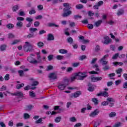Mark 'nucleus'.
<instances>
[{
    "instance_id": "obj_61",
    "label": "nucleus",
    "mask_w": 127,
    "mask_h": 127,
    "mask_svg": "<svg viewBox=\"0 0 127 127\" xmlns=\"http://www.w3.org/2000/svg\"><path fill=\"white\" fill-rule=\"evenodd\" d=\"M107 101H108V102H112L113 103L115 102V99L112 98H107Z\"/></svg>"
},
{
    "instance_id": "obj_30",
    "label": "nucleus",
    "mask_w": 127,
    "mask_h": 127,
    "mask_svg": "<svg viewBox=\"0 0 127 127\" xmlns=\"http://www.w3.org/2000/svg\"><path fill=\"white\" fill-rule=\"evenodd\" d=\"M37 45L39 48H41V47H43L44 46V43L42 42H39L37 44Z\"/></svg>"
},
{
    "instance_id": "obj_38",
    "label": "nucleus",
    "mask_w": 127,
    "mask_h": 127,
    "mask_svg": "<svg viewBox=\"0 0 127 127\" xmlns=\"http://www.w3.org/2000/svg\"><path fill=\"white\" fill-rule=\"evenodd\" d=\"M55 122V123H60V122H61V117H58L56 118Z\"/></svg>"
},
{
    "instance_id": "obj_53",
    "label": "nucleus",
    "mask_w": 127,
    "mask_h": 127,
    "mask_svg": "<svg viewBox=\"0 0 127 127\" xmlns=\"http://www.w3.org/2000/svg\"><path fill=\"white\" fill-rule=\"evenodd\" d=\"M29 14H34L35 13H36V11H35V9H31L29 11Z\"/></svg>"
},
{
    "instance_id": "obj_12",
    "label": "nucleus",
    "mask_w": 127,
    "mask_h": 127,
    "mask_svg": "<svg viewBox=\"0 0 127 127\" xmlns=\"http://www.w3.org/2000/svg\"><path fill=\"white\" fill-rule=\"evenodd\" d=\"M123 72V68H119L117 70H116V74H118V77L121 78L122 77V72Z\"/></svg>"
},
{
    "instance_id": "obj_40",
    "label": "nucleus",
    "mask_w": 127,
    "mask_h": 127,
    "mask_svg": "<svg viewBox=\"0 0 127 127\" xmlns=\"http://www.w3.org/2000/svg\"><path fill=\"white\" fill-rule=\"evenodd\" d=\"M39 25H40V22H39V21H36L34 23V26H35V27H38Z\"/></svg>"
},
{
    "instance_id": "obj_34",
    "label": "nucleus",
    "mask_w": 127,
    "mask_h": 127,
    "mask_svg": "<svg viewBox=\"0 0 127 127\" xmlns=\"http://www.w3.org/2000/svg\"><path fill=\"white\" fill-rule=\"evenodd\" d=\"M29 31L31 32V33H33V32H35V31H37V28H30L29 29Z\"/></svg>"
},
{
    "instance_id": "obj_24",
    "label": "nucleus",
    "mask_w": 127,
    "mask_h": 127,
    "mask_svg": "<svg viewBox=\"0 0 127 127\" xmlns=\"http://www.w3.org/2000/svg\"><path fill=\"white\" fill-rule=\"evenodd\" d=\"M16 26H17V27H22V26H23V23L19 21L16 23Z\"/></svg>"
},
{
    "instance_id": "obj_7",
    "label": "nucleus",
    "mask_w": 127,
    "mask_h": 127,
    "mask_svg": "<svg viewBox=\"0 0 127 127\" xmlns=\"http://www.w3.org/2000/svg\"><path fill=\"white\" fill-rule=\"evenodd\" d=\"M104 41L103 42V44L108 45L112 42V39H110L109 36H106L104 37Z\"/></svg>"
},
{
    "instance_id": "obj_4",
    "label": "nucleus",
    "mask_w": 127,
    "mask_h": 127,
    "mask_svg": "<svg viewBox=\"0 0 127 127\" xmlns=\"http://www.w3.org/2000/svg\"><path fill=\"white\" fill-rule=\"evenodd\" d=\"M88 72H78L76 74V76H78L80 77L79 80H84L85 78L88 77Z\"/></svg>"
},
{
    "instance_id": "obj_25",
    "label": "nucleus",
    "mask_w": 127,
    "mask_h": 127,
    "mask_svg": "<svg viewBox=\"0 0 127 127\" xmlns=\"http://www.w3.org/2000/svg\"><path fill=\"white\" fill-rule=\"evenodd\" d=\"M66 41L68 43H69V44H72V43H73V39L72 37H69L66 39Z\"/></svg>"
},
{
    "instance_id": "obj_52",
    "label": "nucleus",
    "mask_w": 127,
    "mask_h": 127,
    "mask_svg": "<svg viewBox=\"0 0 127 127\" xmlns=\"http://www.w3.org/2000/svg\"><path fill=\"white\" fill-rule=\"evenodd\" d=\"M42 122V118H40L38 120L35 122V124H41Z\"/></svg>"
},
{
    "instance_id": "obj_27",
    "label": "nucleus",
    "mask_w": 127,
    "mask_h": 127,
    "mask_svg": "<svg viewBox=\"0 0 127 127\" xmlns=\"http://www.w3.org/2000/svg\"><path fill=\"white\" fill-rule=\"evenodd\" d=\"M108 57H109V55H105L101 59L99 60V62H100V63H102V61H103V60H107V58H108Z\"/></svg>"
},
{
    "instance_id": "obj_9",
    "label": "nucleus",
    "mask_w": 127,
    "mask_h": 127,
    "mask_svg": "<svg viewBox=\"0 0 127 127\" xmlns=\"http://www.w3.org/2000/svg\"><path fill=\"white\" fill-rule=\"evenodd\" d=\"M48 78L52 80H56L57 79V74L54 72H52L49 74Z\"/></svg>"
},
{
    "instance_id": "obj_14",
    "label": "nucleus",
    "mask_w": 127,
    "mask_h": 127,
    "mask_svg": "<svg viewBox=\"0 0 127 127\" xmlns=\"http://www.w3.org/2000/svg\"><path fill=\"white\" fill-rule=\"evenodd\" d=\"M125 13V10L123 8H121L118 9L117 14L118 16H120V15H123Z\"/></svg>"
},
{
    "instance_id": "obj_28",
    "label": "nucleus",
    "mask_w": 127,
    "mask_h": 127,
    "mask_svg": "<svg viewBox=\"0 0 127 127\" xmlns=\"http://www.w3.org/2000/svg\"><path fill=\"white\" fill-rule=\"evenodd\" d=\"M33 108V106L31 105L26 106L25 107L26 111H31V109Z\"/></svg>"
},
{
    "instance_id": "obj_55",
    "label": "nucleus",
    "mask_w": 127,
    "mask_h": 127,
    "mask_svg": "<svg viewBox=\"0 0 127 127\" xmlns=\"http://www.w3.org/2000/svg\"><path fill=\"white\" fill-rule=\"evenodd\" d=\"M109 105V102L108 101H103L101 103L102 106H108Z\"/></svg>"
},
{
    "instance_id": "obj_11",
    "label": "nucleus",
    "mask_w": 127,
    "mask_h": 127,
    "mask_svg": "<svg viewBox=\"0 0 127 127\" xmlns=\"http://www.w3.org/2000/svg\"><path fill=\"white\" fill-rule=\"evenodd\" d=\"M12 95L13 96H17V97H23V93L20 91H17L16 92H15L14 93H12Z\"/></svg>"
},
{
    "instance_id": "obj_6",
    "label": "nucleus",
    "mask_w": 127,
    "mask_h": 127,
    "mask_svg": "<svg viewBox=\"0 0 127 127\" xmlns=\"http://www.w3.org/2000/svg\"><path fill=\"white\" fill-rule=\"evenodd\" d=\"M100 113V110L99 109H95L94 111L91 112L90 114H89V117L90 118H95L96 116H98Z\"/></svg>"
},
{
    "instance_id": "obj_43",
    "label": "nucleus",
    "mask_w": 127,
    "mask_h": 127,
    "mask_svg": "<svg viewBox=\"0 0 127 127\" xmlns=\"http://www.w3.org/2000/svg\"><path fill=\"white\" fill-rule=\"evenodd\" d=\"M6 86L5 85L2 86L0 88V92L6 91Z\"/></svg>"
},
{
    "instance_id": "obj_22",
    "label": "nucleus",
    "mask_w": 127,
    "mask_h": 127,
    "mask_svg": "<svg viewBox=\"0 0 127 127\" xmlns=\"http://www.w3.org/2000/svg\"><path fill=\"white\" fill-rule=\"evenodd\" d=\"M92 101L94 103L95 106H97V105H99V100H98V99L96 98H92Z\"/></svg>"
},
{
    "instance_id": "obj_26",
    "label": "nucleus",
    "mask_w": 127,
    "mask_h": 127,
    "mask_svg": "<svg viewBox=\"0 0 127 127\" xmlns=\"http://www.w3.org/2000/svg\"><path fill=\"white\" fill-rule=\"evenodd\" d=\"M76 9H82L84 7V5L82 4H77L75 6Z\"/></svg>"
},
{
    "instance_id": "obj_44",
    "label": "nucleus",
    "mask_w": 127,
    "mask_h": 127,
    "mask_svg": "<svg viewBox=\"0 0 127 127\" xmlns=\"http://www.w3.org/2000/svg\"><path fill=\"white\" fill-rule=\"evenodd\" d=\"M5 81H8L9 80V74L7 73L4 77Z\"/></svg>"
},
{
    "instance_id": "obj_56",
    "label": "nucleus",
    "mask_w": 127,
    "mask_h": 127,
    "mask_svg": "<svg viewBox=\"0 0 127 127\" xmlns=\"http://www.w3.org/2000/svg\"><path fill=\"white\" fill-rule=\"evenodd\" d=\"M17 20L18 21H23V20H24V18L22 17H17Z\"/></svg>"
},
{
    "instance_id": "obj_58",
    "label": "nucleus",
    "mask_w": 127,
    "mask_h": 127,
    "mask_svg": "<svg viewBox=\"0 0 127 127\" xmlns=\"http://www.w3.org/2000/svg\"><path fill=\"white\" fill-rule=\"evenodd\" d=\"M104 4V1H99L97 2V5L100 7L101 5H103Z\"/></svg>"
},
{
    "instance_id": "obj_37",
    "label": "nucleus",
    "mask_w": 127,
    "mask_h": 127,
    "mask_svg": "<svg viewBox=\"0 0 127 127\" xmlns=\"http://www.w3.org/2000/svg\"><path fill=\"white\" fill-rule=\"evenodd\" d=\"M8 38L9 39H11L12 38H14V35H13L12 33H9L8 34Z\"/></svg>"
},
{
    "instance_id": "obj_23",
    "label": "nucleus",
    "mask_w": 127,
    "mask_h": 127,
    "mask_svg": "<svg viewBox=\"0 0 127 127\" xmlns=\"http://www.w3.org/2000/svg\"><path fill=\"white\" fill-rule=\"evenodd\" d=\"M6 27H7L8 29H11L14 27V25L11 23H9L6 25Z\"/></svg>"
},
{
    "instance_id": "obj_46",
    "label": "nucleus",
    "mask_w": 127,
    "mask_h": 127,
    "mask_svg": "<svg viewBox=\"0 0 127 127\" xmlns=\"http://www.w3.org/2000/svg\"><path fill=\"white\" fill-rule=\"evenodd\" d=\"M122 126V123L121 122H118L116 124H115L114 126L113 127H120Z\"/></svg>"
},
{
    "instance_id": "obj_60",
    "label": "nucleus",
    "mask_w": 127,
    "mask_h": 127,
    "mask_svg": "<svg viewBox=\"0 0 127 127\" xmlns=\"http://www.w3.org/2000/svg\"><path fill=\"white\" fill-rule=\"evenodd\" d=\"M119 53L115 54V55L113 56L112 57V59L115 60L117 59L119 57Z\"/></svg>"
},
{
    "instance_id": "obj_59",
    "label": "nucleus",
    "mask_w": 127,
    "mask_h": 127,
    "mask_svg": "<svg viewBox=\"0 0 127 127\" xmlns=\"http://www.w3.org/2000/svg\"><path fill=\"white\" fill-rule=\"evenodd\" d=\"M8 126H9V127H13V122L12 120L9 121Z\"/></svg>"
},
{
    "instance_id": "obj_64",
    "label": "nucleus",
    "mask_w": 127,
    "mask_h": 127,
    "mask_svg": "<svg viewBox=\"0 0 127 127\" xmlns=\"http://www.w3.org/2000/svg\"><path fill=\"white\" fill-rule=\"evenodd\" d=\"M82 127V124L80 123L76 124L74 126V127Z\"/></svg>"
},
{
    "instance_id": "obj_48",
    "label": "nucleus",
    "mask_w": 127,
    "mask_h": 127,
    "mask_svg": "<svg viewBox=\"0 0 127 127\" xmlns=\"http://www.w3.org/2000/svg\"><path fill=\"white\" fill-rule=\"evenodd\" d=\"M100 46H99V45H96L95 49V52H99V51H100Z\"/></svg>"
},
{
    "instance_id": "obj_49",
    "label": "nucleus",
    "mask_w": 127,
    "mask_h": 127,
    "mask_svg": "<svg viewBox=\"0 0 127 127\" xmlns=\"http://www.w3.org/2000/svg\"><path fill=\"white\" fill-rule=\"evenodd\" d=\"M18 73L19 74L20 77H22V76H23V75H24L23 70H18Z\"/></svg>"
},
{
    "instance_id": "obj_54",
    "label": "nucleus",
    "mask_w": 127,
    "mask_h": 127,
    "mask_svg": "<svg viewBox=\"0 0 127 127\" xmlns=\"http://www.w3.org/2000/svg\"><path fill=\"white\" fill-rule=\"evenodd\" d=\"M78 18L81 19L82 18V16L79 15H75L74 16V19H78Z\"/></svg>"
},
{
    "instance_id": "obj_45",
    "label": "nucleus",
    "mask_w": 127,
    "mask_h": 127,
    "mask_svg": "<svg viewBox=\"0 0 127 127\" xmlns=\"http://www.w3.org/2000/svg\"><path fill=\"white\" fill-rule=\"evenodd\" d=\"M18 9H19V7H18V5H17L14 6L12 8L13 11H17V10H18Z\"/></svg>"
},
{
    "instance_id": "obj_10",
    "label": "nucleus",
    "mask_w": 127,
    "mask_h": 127,
    "mask_svg": "<svg viewBox=\"0 0 127 127\" xmlns=\"http://www.w3.org/2000/svg\"><path fill=\"white\" fill-rule=\"evenodd\" d=\"M87 86L88 87V91H89V92H93V91L95 90V87H94V85L91 83V82H89Z\"/></svg>"
},
{
    "instance_id": "obj_3",
    "label": "nucleus",
    "mask_w": 127,
    "mask_h": 127,
    "mask_svg": "<svg viewBox=\"0 0 127 127\" xmlns=\"http://www.w3.org/2000/svg\"><path fill=\"white\" fill-rule=\"evenodd\" d=\"M32 56H34V54H32L30 56L28 57L27 59V61L32 64H37V63H38L37 60H35V59L33 58Z\"/></svg>"
},
{
    "instance_id": "obj_57",
    "label": "nucleus",
    "mask_w": 127,
    "mask_h": 127,
    "mask_svg": "<svg viewBox=\"0 0 127 127\" xmlns=\"http://www.w3.org/2000/svg\"><path fill=\"white\" fill-rule=\"evenodd\" d=\"M53 69V66L49 65L47 67V71H50V70H52Z\"/></svg>"
},
{
    "instance_id": "obj_33",
    "label": "nucleus",
    "mask_w": 127,
    "mask_h": 127,
    "mask_svg": "<svg viewBox=\"0 0 127 127\" xmlns=\"http://www.w3.org/2000/svg\"><path fill=\"white\" fill-rule=\"evenodd\" d=\"M39 84V82L37 81H34L33 82V83L31 84L32 87H35L37 86Z\"/></svg>"
},
{
    "instance_id": "obj_1",
    "label": "nucleus",
    "mask_w": 127,
    "mask_h": 127,
    "mask_svg": "<svg viewBox=\"0 0 127 127\" xmlns=\"http://www.w3.org/2000/svg\"><path fill=\"white\" fill-rule=\"evenodd\" d=\"M63 5L65 8L63 9L64 13L63 14V17H66L72 13V11L70 10L72 7L70 6V3H64Z\"/></svg>"
},
{
    "instance_id": "obj_50",
    "label": "nucleus",
    "mask_w": 127,
    "mask_h": 127,
    "mask_svg": "<svg viewBox=\"0 0 127 127\" xmlns=\"http://www.w3.org/2000/svg\"><path fill=\"white\" fill-rule=\"evenodd\" d=\"M104 71H107V70H110V66L108 65L104 66L103 68Z\"/></svg>"
},
{
    "instance_id": "obj_15",
    "label": "nucleus",
    "mask_w": 127,
    "mask_h": 127,
    "mask_svg": "<svg viewBox=\"0 0 127 127\" xmlns=\"http://www.w3.org/2000/svg\"><path fill=\"white\" fill-rule=\"evenodd\" d=\"M66 87H67V85L65 84H60L58 86V88L60 90H63L65 88H66Z\"/></svg>"
},
{
    "instance_id": "obj_32",
    "label": "nucleus",
    "mask_w": 127,
    "mask_h": 127,
    "mask_svg": "<svg viewBox=\"0 0 127 127\" xmlns=\"http://www.w3.org/2000/svg\"><path fill=\"white\" fill-rule=\"evenodd\" d=\"M22 87H24V83L18 84L16 85V89H20Z\"/></svg>"
},
{
    "instance_id": "obj_5",
    "label": "nucleus",
    "mask_w": 127,
    "mask_h": 127,
    "mask_svg": "<svg viewBox=\"0 0 127 127\" xmlns=\"http://www.w3.org/2000/svg\"><path fill=\"white\" fill-rule=\"evenodd\" d=\"M103 80V77L101 76H94V75L91 76V81L92 83H96V82H99V81H102Z\"/></svg>"
},
{
    "instance_id": "obj_2",
    "label": "nucleus",
    "mask_w": 127,
    "mask_h": 127,
    "mask_svg": "<svg viewBox=\"0 0 127 127\" xmlns=\"http://www.w3.org/2000/svg\"><path fill=\"white\" fill-rule=\"evenodd\" d=\"M26 45L23 46L24 51L25 52H31V50H32V46L28 42L25 43Z\"/></svg>"
},
{
    "instance_id": "obj_29",
    "label": "nucleus",
    "mask_w": 127,
    "mask_h": 127,
    "mask_svg": "<svg viewBox=\"0 0 127 127\" xmlns=\"http://www.w3.org/2000/svg\"><path fill=\"white\" fill-rule=\"evenodd\" d=\"M116 116H117L116 112H111L109 114V118H114Z\"/></svg>"
},
{
    "instance_id": "obj_36",
    "label": "nucleus",
    "mask_w": 127,
    "mask_h": 127,
    "mask_svg": "<svg viewBox=\"0 0 127 127\" xmlns=\"http://www.w3.org/2000/svg\"><path fill=\"white\" fill-rule=\"evenodd\" d=\"M26 21H28V22L30 23H32V21H33V19L30 18V17H26Z\"/></svg>"
},
{
    "instance_id": "obj_17",
    "label": "nucleus",
    "mask_w": 127,
    "mask_h": 127,
    "mask_svg": "<svg viewBox=\"0 0 127 127\" xmlns=\"http://www.w3.org/2000/svg\"><path fill=\"white\" fill-rule=\"evenodd\" d=\"M80 95H82V92L81 91H77L73 94L74 98H78Z\"/></svg>"
},
{
    "instance_id": "obj_62",
    "label": "nucleus",
    "mask_w": 127,
    "mask_h": 127,
    "mask_svg": "<svg viewBox=\"0 0 127 127\" xmlns=\"http://www.w3.org/2000/svg\"><path fill=\"white\" fill-rule=\"evenodd\" d=\"M87 27L89 28V29H93V28H94V25H93L92 24H89L87 25Z\"/></svg>"
},
{
    "instance_id": "obj_42",
    "label": "nucleus",
    "mask_w": 127,
    "mask_h": 127,
    "mask_svg": "<svg viewBox=\"0 0 127 127\" xmlns=\"http://www.w3.org/2000/svg\"><path fill=\"white\" fill-rule=\"evenodd\" d=\"M108 63H109V61H104V60L102 61V62H101V64L103 66H105V65H107V64H108Z\"/></svg>"
},
{
    "instance_id": "obj_16",
    "label": "nucleus",
    "mask_w": 127,
    "mask_h": 127,
    "mask_svg": "<svg viewBox=\"0 0 127 127\" xmlns=\"http://www.w3.org/2000/svg\"><path fill=\"white\" fill-rule=\"evenodd\" d=\"M6 47H7V46L5 44L0 45V51L1 52L5 51V50H6Z\"/></svg>"
},
{
    "instance_id": "obj_35",
    "label": "nucleus",
    "mask_w": 127,
    "mask_h": 127,
    "mask_svg": "<svg viewBox=\"0 0 127 127\" xmlns=\"http://www.w3.org/2000/svg\"><path fill=\"white\" fill-rule=\"evenodd\" d=\"M54 56L53 55H50L48 56V61H51L53 60Z\"/></svg>"
},
{
    "instance_id": "obj_8",
    "label": "nucleus",
    "mask_w": 127,
    "mask_h": 127,
    "mask_svg": "<svg viewBox=\"0 0 127 127\" xmlns=\"http://www.w3.org/2000/svg\"><path fill=\"white\" fill-rule=\"evenodd\" d=\"M97 96L98 97H101V96H102L103 97H104L105 98H107L109 97V93L107 91H103L97 94Z\"/></svg>"
},
{
    "instance_id": "obj_31",
    "label": "nucleus",
    "mask_w": 127,
    "mask_h": 127,
    "mask_svg": "<svg viewBox=\"0 0 127 127\" xmlns=\"http://www.w3.org/2000/svg\"><path fill=\"white\" fill-rule=\"evenodd\" d=\"M69 121L72 123H75V122H77V119H76V117H72L69 118Z\"/></svg>"
},
{
    "instance_id": "obj_41",
    "label": "nucleus",
    "mask_w": 127,
    "mask_h": 127,
    "mask_svg": "<svg viewBox=\"0 0 127 127\" xmlns=\"http://www.w3.org/2000/svg\"><path fill=\"white\" fill-rule=\"evenodd\" d=\"M27 38H32L34 37V34L33 33H31L28 34V35L27 36Z\"/></svg>"
},
{
    "instance_id": "obj_21",
    "label": "nucleus",
    "mask_w": 127,
    "mask_h": 127,
    "mask_svg": "<svg viewBox=\"0 0 127 127\" xmlns=\"http://www.w3.org/2000/svg\"><path fill=\"white\" fill-rule=\"evenodd\" d=\"M48 25L49 27H53V26H55V27H59V25H56L54 23H49L48 24Z\"/></svg>"
},
{
    "instance_id": "obj_51",
    "label": "nucleus",
    "mask_w": 127,
    "mask_h": 127,
    "mask_svg": "<svg viewBox=\"0 0 127 127\" xmlns=\"http://www.w3.org/2000/svg\"><path fill=\"white\" fill-rule=\"evenodd\" d=\"M63 58H64V56H63L58 55L57 56V59L58 60H62V59H63Z\"/></svg>"
},
{
    "instance_id": "obj_20",
    "label": "nucleus",
    "mask_w": 127,
    "mask_h": 127,
    "mask_svg": "<svg viewBox=\"0 0 127 127\" xmlns=\"http://www.w3.org/2000/svg\"><path fill=\"white\" fill-rule=\"evenodd\" d=\"M59 53H61V54H66V53H68V51L65 49H61L59 50Z\"/></svg>"
},
{
    "instance_id": "obj_47",
    "label": "nucleus",
    "mask_w": 127,
    "mask_h": 127,
    "mask_svg": "<svg viewBox=\"0 0 127 127\" xmlns=\"http://www.w3.org/2000/svg\"><path fill=\"white\" fill-rule=\"evenodd\" d=\"M24 118L26 120L27 119H29V118H30V115H29V114H28L27 113H25V114H24Z\"/></svg>"
},
{
    "instance_id": "obj_13",
    "label": "nucleus",
    "mask_w": 127,
    "mask_h": 127,
    "mask_svg": "<svg viewBox=\"0 0 127 127\" xmlns=\"http://www.w3.org/2000/svg\"><path fill=\"white\" fill-rule=\"evenodd\" d=\"M36 55H37V59L38 63H42V60L41 59V57L40 56V54L39 52L36 53Z\"/></svg>"
},
{
    "instance_id": "obj_63",
    "label": "nucleus",
    "mask_w": 127,
    "mask_h": 127,
    "mask_svg": "<svg viewBox=\"0 0 127 127\" xmlns=\"http://www.w3.org/2000/svg\"><path fill=\"white\" fill-rule=\"evenodd\" d=\"M80 65V63H74L72 64L73 67H78Z\"/></svg>"
},
{
    "instance_id": "obj_19",
    "label": "nucleus",
    "mask_w": 127,
    "mask_h": 127,
    "mask_svg": "<svg viewBox=\"0 0 127 127\" xmlns=\"http://www.w3.org/2000/svg\"><path fill=\"white\" fill-rule=\"evenodd\" d=\"M48 40H49V41L54 40V36H53L52 34H48Z\"/></svg>"
},
{
    "instance_id": "obj_39",
    "label": "nucleus",
    "mask_w": 127,
    "mask_h": 127,
    "mask_svg": "<svg viewBox=\"0 0 127 127\" xmlns=\"http://www.w3.org/2000/svg\"><path fill=\"white\" fill-rule=\"evenodd\" d=\"M29 96L30 97H31V98H34L35 97V93L33 92V91H30L29 92Z\"/></svg>"
},
{
    "instance_id": "obj_18",
    "label": "nucleus",
    "mask_w": 127,
    "mask_h": 127,
    "mask_svg": "<svg viewBox=\"0 0 127 127\" xmlns=\"http://www.w3.org/2000/svg\"><path fill=\"white\" fill-rule=\"evenodd\" d=\"M103 22V21L102 20H99L98 21L95 22L94 24V26H96V27H99L102 24Z\"/></svg>"
}]
</instances>
